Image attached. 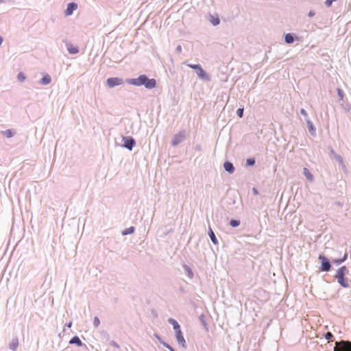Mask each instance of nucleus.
Listing matches in <instances>:
<instances>
[{"label": "nucleus", "mask_w": 351, "mask_h": 351, "mask_svg": "<svg viewBox=\"0 0 351 351\" xmlns=\"http://www.w3.org/2000/svg\"><path fill=\"white\" fill-rule=\"evenodd\" d=\"M128 83L134 86H145L147 89H152L156 86L155 79H149L146 75H141L136 78H132L128 80Z\"/></svg>", "instance_id": "f257e3e1"}, {"label": "nucleus", "mask_w": 351, "mask_h": 351, "mask_svg": "<svg viewBox=\"0 0 351 351\" xmlns=\"http://www.w3.org/2000/svg\"><path fill=\"white\" fill-rule=\"evenodd\" d=\"M348 272V268L346 266H342L337 270L335 275L338 283L344 288H348L350 286L348 279L345 277Z\"/></svg>", "instance_id": "f03ea898"}, {"label": "nucleus", "mask_w": 351, "mask_h": 351, "mask_svg": "<svg viewBox=\"0 0 351 351\" xmlns=\"http://www.w3.org/2000/svg\"><path fill=\"white\" fill-rule=\"evenodd\" d=\"M187 66L193 69L196 70V73L200 79L204 80H210L209 75L206 73V71L199 64H188Z\"/></svg>", "instance_id": "7ed1b4c3"}, {"label": "nucleus", "mask_w": 351, "mask_h": 351, "mask_svg": "<svg viewBox=\"0 0 351 351\" xmlns=\"http://www.w3.org/2000/svg\"><path fill=\"white\" fill-rule=\"evenodd\" d=\"M334 351H351V341L344 340L337 341Z\"/></svg>", "instance_id": "20e7f679"}, {"label": "nucleus", "mask_w": 351, "mask_h": 351, "mask_svg": "<svg viewBox=\"0 0 351 351\" xmlns=\"http://www.w3.org/2000/svg\"><path fill=\"white\" fill-rule=\"evenodd\" d=\"M186 138V132L184 130L180 131L176 134L172 138L171 145L175 147L182 142Z\"/></svg>", "instance_id": "39448f33"}, {"label": "nucleus", "mask_w": 351, "mask_h": 351, "mask_svg": "<svg viewBox=\"0 0 351 351\" xmlns=\"http://www.w3.org/2000/svg\"><path fill=\"white\" fill-rule=\"evenodd\" d=\"M319 259L322 261L321 270L323 271H328L330 270L331 265L326 257L323 255L319 256Z\"/></svg>", "instance_id": "423d86ee"}, {"label": "nucleus", "mask_w": 351, "mask_h": 351, "mask_svg": "<svg viewBox=\"0 0 351 351\" xmlns=\"http://www.w3.org/2000/svg\"><path fill=\"white\" fill-rule=\"evenodd\" d=\"M123 82V80L119 77H110L107 79L106 84L109 88H112L115 86L121 85Z\"/></svg>", "instance_id": "0eeeda50"}, {"label": "nucleus", "mask_w": 351, "mask_h": 351, "mask_svg": "<svg viewBox=\"0 0 351 351\" xmlns=\"http://www.w3.org/2000/svg\"><path fill=\"white\" fill-rule=\"evenodd\" d=\"M123 146L129 150H132L136 144L135 140L132 137H123Z\"/></svg>", "instance_id": "6e6552de"}, {"label": "nucleus", "mask_w": 351, "mask_h": 351, "mask_svg": "<svg viewBox=\"0 0 351 351\" xmlns=\"http://www.w3.org/2000/svg\"><path fill=\"white\" fill-rule=\"evenodd\" d=\"M176 338L178 341V343L180 345V346L183 348H186V343L184 339V337L182 335V331H176Z\"/></svg>", "instance_id": "1a4fd4ad"}, {"label": "nucleus", "mask_w": 351, "mask_h": 351, "mask_svg": "<svg viewBox=\"0 0 351 351\" xmlns=\"http://www.w3.org/2000/svg\"><path fill=\"white\" fill-rule=\"evenodd\" d=\"M77 8V4L74 2L69 3L67 5V8L64 11V15L66 16H70L73 14V11Z\"/></svg>", "instance_id": "9d476101"}, {"label": "nucleus", "mask_w": 351, "mask_h": 351, "mask_svg": "<svg viewBox=\"0 0 351 351\" xmlns=\"http://www.w3.org/2000/svg\"><path fill=\"white\" fill-rule=\"evenodd\" d=\"M168 322H169V323L172 324V326L173 327V329L175 330V332H176V331H180L181 330L180 326L179 324L178 323V322L176 320H175L173 318H169L168 319Z\"/></svg>", "instance_id": "9b49d317"}, {"label": "nucleus", "mask_w": 351, "mask_h": 351, "mask_svg": "<svg viewBox=\"0 0 351 351\" xmlns=\"http://www.w3.org/2000/svg\"><path fill=\"white\" fill-rule=\"evenodd\" d=\"M223 167L226 171L229 172L230 173H232L234 171V167L232 165V163L230 162H226L223 164Z\"/></svg>", "instance_id": "f8f14e48"}, {"label": "nucleus", "mask_w": 351, "mask_h": 351, "mask_svg": "<svg viewBox=\"0 0 351 351\" xmlns=\"http://www.w3.org/2000/svg\"><path fill=\"white\" fill-rule=\"evenodd\" d=\"M19 346V339L17 337L13 338L11 343L9 344V348L15 351Z\"/></svg>", "instance_id": "ddd939ff"}, {"label": "nucleus", "mask_w": 351, "mask_h": 351, "mask_svg": "<svg viewBox=\"0 0 351 351\" xmlns=\"http://www.w3.org/2000/svg\"><path fill=\"white\" fill-rule=\"evenodd\" d=\"M303 172H304V174L305 176V177L306 178V179L311 182H312L313 180V176L312 175V173L309 171V170L304 167V169H303Z\"/></svg>", "instance_id": "4468645a"}, {"label": "nucleus", "mask_w": 351, "mask_h": 351, "mask_svg": "<svg viewBox=\"0 0 351 351\" xmlns=\"http://www.w3.org/2000/svg\"><path fill=\"white\" fill-rule=\"evenodd\" d=\"M70 344H77L78 346H81L82 345V342L80 339L77 336H75L73 337L70 341Z\"/></svg>", "instance_id": "2eb2a0df"}, {"label": "nucleus", "mask_w": 351, "mask_h": 351, "mask_svg": "<svg viewBox=\"0 0 351 351\" xmlns=\"http://www.w3.org/2000/svg\"><path fill=\"white\" fill-rule=\"evenodd\" d=\"M67 50L71 54H75L79 52L78 48L73 46V45H69L67 47Z\"/></svg>", "instance_id": "dca6fc26"}, {"label": "nucleus", "mask_w": 351, "mask_h": 351, "mask_svg": "<svg viewBox=\"0 0 351 351\" xmlns=\"http://www.w3.org/2000/svg\"><path fill=\"white\" fill-rule=\"evenodd\" d=\"M335 158L339 162V164L341 165V167L343 169L346 170V165L344 163L343 158L340 155H339V154H335Z\"/></svg>", "instance_id": "f3484780"}, {"label": "nucleus", "mask_w": 351, "mask_h": 351, "mask_svg": "<svg viewBox=\"0 0 351 351\" xmlns=\"http://www.w3.org/2000/svg\"><path fill=\"white\" fill-rule=\"evenodd\" d=\"M51 81V77L49 75H45L41 80L40 83L43 85L49 84Z\"/></svg>", "instance_id": "a211bd4d"}, {"label": "nucleus", "mask_w": 351, "mask_h": 351, "mask_svg": "<svg viewBox=\"0 0 351 351\" xmlns=\"http://www.w3.org/2000/svg\"><path fill=\"white\" fill-rule=\"evenodd\" d=\"M210 22L215 26L219 24L220 23V20L219 19V17L217 16H213L211 15L210 16Z\"/></svg>", "instance_id": "6ab92c4d"}, {"label": "nucleus", "mask_w": 351, "mask_h": 351, "mask_svg": "<svg viewBox=\"0 0 351 351\" xmlns=\"http://www.w3.org/2000/svg\"><path fill=\"white\" fill-rule=\"evenodd\" d=\"M208 234L210 237L212 242L215 245L217 244L218 243L217 239L211 228H210V230H209Z\"/></svg>", "instance_id": "aec40b11"}, {"label": "nucleus", "mask_w": 351, "mask_h": 351, "mask_svg": "<svg viewBox=\"0 0 351 351\" xmlns=\"http://www.w3.org/2000/svg\"><path fill=\"white\" fill-rule=\"evenodd\" d=\"M3 134L8 138H11L14 136V132L11 130H6L5 131L3 132Z\"/></svg>", "instance_id": "412c9836"}, {"label": "nucleus", "mask_w": 351, "mask_h": 351, "mask_svg": "<svg viewBox=\"0 0 351 351\" xmlns=\"http://www.w3.org/2000/svg\"><path fill=\"white\" fill-rule=\"evenodd\" d=\"M285 42L287 43H289H289H292L293 42V40H294L293 36L291 34H287L285 36Z\"/></svg>", "instance_id": "4be33fe9"}, {"label": "nucleus", "mask_w": 351, "mask_h": 351, "mask_svg": "<svg viewBox=\"0 0 351 351\" xmlns=\"http://www.w3.org/2000/svg\"><path fill=\"white\" fill-rule=\"evenodd\" d=\"M347 256H348L347 254H345L342 258L335 259V260L333 261V263L337 264V265H339V264L342 263L343 262H344L346 260Z\"/></svg>", "instance_id": "5701e85b"}, {"label": "nucleus", "mask_w": 351, "mask_h": 351, "mask_svg": "<svg viewBox=\"0 0 351 351\" xmlns=\"http://www.w3.org/2000/svg\"><path fill=\"white\" fill-rule=\"evenodd\" d=\"M134 228L133 226H131V227L125 229L123 231V234L126 235V234H132L134 232Z\"/></svg>", "instance_id": "b1692460"}, {"label": "nucleus", "mask_w": 351, "mask_h": 351, "mask_svg": "<svg viewBox=\"0 0 351 351\" xmlns=\"http://www.w3.org/2000/svg\"><path fill=\"white\" fill-rule=\"evenodd\" d=\"M17 78H18V80H19V81L20 82H23L26 77H25V74L23 73L20 72L18 74Z\"/></svg>", "instance_id": "393cba45"}, {"label": "nucleus", "mask_w": 351, "mask_h": 351, "mask_svg": "<svg viewBox=\"0 0 351 351\" xmlns=\"http://www.w3.org/2000/svg\"><path fill=\"white\" fill-rule=\"evenodd\" d=\"M240 224V221L239 220L232 219L230 221V225L232 227H237Z\"/></svg>", "instance_id": "a878e982"}, {"label": "nucleus", "mask_w": 351, "mask_h": 351, "mask_svg": "<svg viewBox=\"0 0 351 351\" xmlns=\"http://www.w3.org/2000/svg\"><path fill=\"white\" fill-rule=\"evenodd\" d=\"M254 163H255L254 158H247L246 160L247 165L252 166L254 165Z\"/></svg>", "instance_id": "bb28decb"}, {"label": "nucleus", "mask_w": 351, "mask_h": 351, "mask_svg": "<svg viewBox=\"0 0 351 351\" xmlns=\"http://www.w3.org/2000/svg\"><path fill=\"white\" fill-rule=\"evenodd\" d=\"M93 324L95 327H98L100 324L99 319L97 317H95L93 319Z\"/></svg>", "instance_id": "cd10ccee"}, {"label": "nucleus", "mask_w": 351, "mask_h": 351, "mask_svg": "<svg viewBox=\"0 0 351 351\" xmlns=\"http://www.w3.org/2000/svg\"><path fill=\"white\" fill-rule=\"evenodd\" d=\"M237 114L239 117L241 118L243 115V108H239L237 110Z\"/></svg>", "instance_id": "c85d7f7f"}, {"label": "nucleus", "mask_w": 351, "mask_h": 351, "mask_svg": "<svg viewBox=\"0 0 351 351\" xmlns=\"http://www.w3.org/2000/svg\"><path fill=\"white\" fill-rule=\"evenodd\" d=\"M162 344L163 345V346H165L166 348H167L168 350H169L170 351H175L173 350V348L169 345L166 342H162Z\"/></svg>", "instance_id": "c756f323"}, {"label": "nucleus", "mask_w": 351, "mask_h": 351, "mask_svg": "<svg viewBox=\"0 0 351 351\" xmlns=\"http://www.w3.org/2000/svg\"><path fill=\"white\" fill-rule=\"evenodd\" d=\"M325 338L327 339V340H330L332 337H333V335L330 332H328L325 335H324Z\"/></svg>", "instance_id": "7c9ffc66"}, {"label": "nucleus", "mask_w": 351, "mask_h": 351, "mask_svg": "<svg viewBox=\"0 0 351 351\" xmlns=\"http://www.w3.org/2000/svg\"><path fill=\"white\" fill-rule=\"evenodd\" d=\"M335 0H326L325 1V4L326 5L327 7H330L332 3L335 1Z\"/></svg>", "instance_id": "2f4dec72"}, {"label": "nucleus", "mask_w": 351, "mask_h": 351, "mask_svg": "<svg viewBox=\"0 0 351 351\" xmlns=\"http://www.w3.org/2000/svg\"><path fill=\"white\" fill-rule=\"evenodd\" d=\"M337 93H338V95L340 97V99H343V93L342 91V90H341L340 88H338L337 89Z\"/></svg>", "instance_id": "473e14b6"}, {"label": "nucleus", "mask_w": 351, "mask_h": 351, "mask_svg": "<svg viewBox=\"0 0 351 351\" xmlns=\"http://www.w3.org/2000/svg\"><path fill=\"white\" fill-rule=\"evenodd\" d=\"M300 113L305 117H308L306 111L303 108L300 110Z\"/></svg>", "instance_id": "72a5a7b5"}, {"label": "nucleus", "mask_w": 351, "mask_h": 351, "mask_svg": "<svg viewBox=\"0 0 351 351\" xmlns=\"http://www.w3.org/2000/svg\"><path fill=\"white\" fill-rule=\"evenodd\" d=\"M186 270H187V271H188V273H189V276L191 278H192V276H193V272H192L191 269L189 267H187V268H186Z\"/></svg>", "instance_id": "f704fd0d"}, {"label": "nucleus", "mask_w": 351, "mask_h": 351, "mask_svg": "<svg viewBox=\"0 0 351 351\" xmlns=\"http://www.w3.org/2000/svg\"><path fill=\"white\" fill-rule=\"evenodd\" d=\"M155 337L161 343H162V342H164L163 341H162L161 338L160 337V336L158 335L155 334Z\"/></svg>", "instance_id": "c9c22d12"}, {"label": "nucleus", "mask_w": 351, "mask_h": 351, "mask_svg": "<svg viewBox=\"0 0 351 351\" xmlns=\"http://www.w3.org/2000/svg\"><path fill=\"white\" fill-rule=\"evenodd\" d=\"M308 15V16L312 17L315 15V13L313 11H310Z\"/></svg>", "instance_id": "e433bc0d"}, {"label": "nucleus", "mask_w": 351, "mask_h": 351, "mask_svg": "<svg viewBox=\"0 0 351 351\" xmlns=\"http://www.w3.org/2000/svg\"><path fill=\"white\" fill-rule=\"evenodd\" d=\"M3 43V38L0 36V45L2 44Z\"/></svg>", "instance_id": "4c0bfd02"}, {"label": "nucleus", "mask_w": 351, "mask_h": 351, "mask_svg": "<svg viewBox=\"0 0 351 351\" xmlns=\"http://www.w3.org/2000/svg\"><path fill=\"white\" fill-rule=\"evenodd\" d=\"M309 130H310V131H311V130H313V125H310V127H309Z\"/></svg>", "instance_id": "58836bf2"}, {"label": "nucleus", "mask_w": 351, "mask_h": 351, "mask_svg": "<svg viewBox=\"0 0 351 351\" xmlns=\"http://www.w3.org/2000/svg\"><path fill=\"white\" fill-rule=\"evenodd\" d=\"M3 2V0H0V3H2Z\"/></svg>", "instance_id": "ea45409f"}, {"label": "nucleus", "mask_w": 351, "mask_h": 351, "mask_svg": "<svg viewBox=\"0 0 351 351\" xmlns=\"http://www.w3.org/2000/svg\"><path fill=\"white\" fill-rule=\"evenodd\" d=\"M180 49H181V47H178V50H180Z\"/></svg>", "instance_id": "a19ab883"}, {"label": "nucleus", "mask_w": 351, "mask_h": 351, "mask_svg": "<svg viewBox=\"0 0 351 351\" xmlns=\"http://www.w3.org/2000/svg\"><path fill=\"white\" fill-rule=\"evenodd\" d=\"M71 325V323H70L69 324H68V326L70 327Z\"/></svg>", "instance_id": "79ce46f5"}]
</instances>
